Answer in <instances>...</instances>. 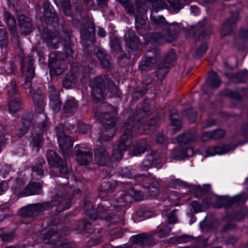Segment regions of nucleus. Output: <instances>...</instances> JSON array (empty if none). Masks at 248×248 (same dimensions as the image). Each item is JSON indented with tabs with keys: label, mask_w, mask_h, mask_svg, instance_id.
Here are the masks:
<instances>
[{
	"label": "nucleus",
	"mask_w": 248,
	"mask_h": 248,
	"mask_svg": "<svg viewBox=\"0 0 248 248\" xmlns=\"http://www.w3.org/2000/svg\"><path fill=\"white\" fill-rule=\"evenodd\" d=\"M147 115L146 110H139L132 118H129L124 123L122 127V131L124 133L120 139L119 144L116 149L113 152L112 159L114 161H119L122 158L123 152L126 150L131 143L132 138V131L136 134H142L139 131L140 127V117Z\"/></svg>",
	"instance_id": "nucleus-1"
},
{
	"label": "nucleus",
	"mask_w": 248,
	"mask_h": 248,
	"mask_svg": "<svg viewBox=\"0 0 248 248\" xmlns=\"http://www.w3.org/2000/svg\"><path fill=\"white\" fill-rule=\"evenodd\" d=\"M57 189L58 193L53 196L51 202L28 205L21 208V215L25 217H32L38 215L44 210L49 209L55 206H58V209L60 211L69 208L71 200L65 196V189L63 187Z\"/></svg>",
	"instance_id": "nucleus-2"
},
{
	"label": "nucleus",
	"mask_w": 248,
	"mask_h": 248,
	"mask_svg": "<svg viewBox=\"0 0 248 248\" xmlns=\"http://www.w3.org/2000/svg\"><path fill=\"white\" fill-rule=\"evenodd\" d=\"M27 63V77L26 78L25 88L29 89L27 92L31 99L35 107V111L39 114L37 118L43 121L42 126L45 127L46 125V116L43 113L44 110V96L40 91H34L31 86V81L35 75L34 67L33 66V60L31 56H28L26 59Z\"/></svg>",
	"instance_id": "nucleus-3"
},
{
	"label": "nucleus",
	"mask_w": 248,
	"mask_h": 248,
	"mask_svg": "<svg viewBox=\"0 0 248 248\" xmlns=\"http://www.w3.org/2000/svg\"><path fill=\"white\" fill-rule=\"evenodd\" d=\"M94 114L98 120L104 125L105 128L104 131L100 134L98 140L101 142L109 140L113 137L116 131L115 111L102 113L100 115H98L97 113L94 111Z\"/></svg>",
	"instance_id": "nucleus-4"
},
{
	"label": "nucleus",
	"mask_w": 248,
	"mask_h": 248,
	"mask_svg": "<svg viewBox=\"0 0 248 248\" xmlns=\"http://www.w3.org/2000/svg\"><path fill=\"white\" fill-rule=\"evenodd\" d=\"M123 208L120 205L117 200V204L112 205V203L109 201H104L98 205L94 217H96V219L100 218L101 220L111 221L113 223H117L123 220V218H118L113 215V211H120Z\"/></svg>",
	"instance_id": "nucleus-5"
},
{
	"label": "nucleus",
	"mask_w": 248,
	"mask_h": 248,
	"mask_svg": "<svg viewBox=\"0 0 248 248\" xmlns=\"http://www.w3.org/2000/svg\"><path fill=\"white\" fill-rule=\"evenodd\" d=\"M163 29L162 33L155 32L151 35L150 38L156 42H171L176 38V34L181 31V26L177 23H172L166 25Z\"/></svg>",
	"instance_id": "nucleus-6"
},
{
	"label": "nucleus",
	"mask_w": 248,
	"mask_h": 248,
	"mask_svg": "<svg viewBox=\"0 0 248 248\" xmlns=\"http://www.w3.org/2000/svg\"><path fill=\"white\" fill-rule=\"evenodd\" d=\"M88 75L89 72L83 67L73 64L70 73L66 75L63 80V86L66 89H69L78 79L82 82Z\"/></svg>",
	"instance_id": "nucleus-7"
},
{
	"label": "nucleus",
	"mask_w": 248,
	"mask_h": 248,
	"mask_svg": "<svg viewBox=\"0 0 248 248\" xmlns=\"http://www.w3.org/2000/svg\"><path fill=\"white\" fill-rule=\"evenodd\" d=\"M155 235V233L154 232L138 234L131 238V244L112 247L111 248H137L136 246L142 247L153 245L155 243L154 238Z\"/></svg>",
	"instance_id": "nucleus-8"
},
{
	"label": "nucleus",
	"mask_w": 248,
	"mask_h": 248,
	"mask_svg": "<svg viewBox=\"0 0 248 248\" xmlns=\"http://www.w3.org/2000/svg\"><path fill=\"white\" fill-rule=\"evenodd\" d=\"M59 145L64 157H68L72 151L73 140L64 133V127L59 124L55 129Z\"/></svg>",
	"instance_id": "nucleus-9"
},
{
	"label": "nucleus",
	"mask_w": 248,
	"mask_h": 248,
	"mask_svg": "<svg viewBox=\"0 0 248 248\" xmlns=\"http://www.w3.org/2000/svg\"><path fill=\"white\" fill-rule=\"evenodd\" d=\"M60 234L56 226H53L44 235L43 241L47 244L55 245L58 248H76L75 244L59 240Z\"/></svg>",
	"instance_id": "nucleus-10"
},
{
	"label": "nucleus",
	"mask_w": 248,
	"mask_h": 248,
	"mask_svg": "<svg viewBox=\"0 0 248 248\" xmlns=\"http://www.w3.org/2000/svg\"><path fill=\"white\" fill-rule=\"evenodd\" d=\"M246 201V198L243 194H239L232 198L220 197L217 199L214 207L220 208L222 207L228 208L230 206H238L242 204Z\"/></svg>",
	"instance_id": "nucleus-11"
},
{
	"label": "nucleus",
	"mask_w": 248,
	"mask_h": 248,
	"mask_svg": "<svg viewBox=\"0 0 248 248\" xmlns=\"http://www.w3.org/2000/svg\"><path fill=\"white\" fill-rule=\"evenodd\" d=\"M92 93L94 101H98L105 97V83L101 77L94 78L91 82Z\"/></svg>",
	"instance_id": "nucleus-12"
},
{
	"label": "nucleus",
	"mask_w": 248,
	"mask_h": 248,
	"mask_svg": "<svg viewBox=\"0 0 248 248\" xmlns=\"http://www.w3.org/2000/svg\"><path fill=\"white\" fill-rule=\"evenodd\" d=\"M146 58L139 65L140 69L143 71H148L152 69L160 59V52L155 48L148 50L145 54Z\"/></svg>",
	"instance_id": "nucleus-13"
},
{
	"label": "nucleus",
	"mask_w": 248,
	"mask_h": 248,
	"mask_svg": "<svg viewBox=\"0 0 248 248\" xmlns=\"http://www.w3.org/2000/svg\"><path fill=\"white\" fill-rule=\"evenodd\" d=\"M143 197L144 195L140 191H135L133 189H131L128 193H124L118 198V202L123 209H124V206L127 203L132 202L133 199L136 201H140L142 200Z\"/></svg>",
	"instance_id": "nucleus-14"
},
{
	"label": "nucleus",
	"mask_w": 248,
	"mask_h": 248,
	"mask_svg": "<svg viewBox=\"0 0 248 248\" xmlns=\"http://www.w3.org/2000/svg\"><path fill=\"white\" fill-rule=\"evenodd\" d=\"M36 122L38 125V129H39L40 133H38V130L36 129H35L33 133H32L31 143L32 144L33 148L38 152L43 141L42 134L46 129V124L45 127H43L42 126L43 121L38 118L36 119Z\"/></svg>",
	"instance_id": "nucleus-15"
},
{
	"label": "nucleus",
	"mask_w": 248,
	"mask_h": 248,
	"mask_svg": "<svg viewBox=\"0 0 248 248\" xmlns=\"http://www.w3.org/2000/svg\"><path fill=\"white\" fill-rule=\"evenodd\" d=\"M239 13L235 12L232 13L231 16L228 18L223 24L221 29V35L225 36L231 34L233 31L236 22L238 19Z\"/></svg>",
	"instance_id": "nucleus-16"
},
{
	"label": "nucleus",
	"mask_w": 248,
	"mask_h": 248,
	"mask_svg": "<svg viewBox=\"0 0 248 248\" xmlns=\"http://www.w3.org/2000/svg\"><path fill=\"white\" fill-rule=\"evenodd\" d=\"M44 42L50 47L57 48L61 41L59 33L56 31H44L43 34Z\"/></svg>",
	"instance_id": "nucleus-17"
},
{
	"label": "nucleus",
	"mask_w": 248,
	"mask_h": 248,
	"mask_svg": "<svg viewBox=\"0 0 248 248\" xmlns=\"http://www.w3.org/2000/svg\"><path fill=\"white\" fill-rule=\"evenodd\" d=\"M94 156L96 164L100 166H105L109 160V152L107 148L103 146L94 149Z\"/></svg>",
	"instance_id": "nucleus-18"
},
{
	"label": "nucleus",
	"mask_w": 248,
	"mask_h": 248,
	"mask_svg": "<svg viewBox=\"0 0 248 248\" xmlns=\"http://www.w3.org/2000/svg\"><path fill=\"white\" fill-rule=\"evenodd\" d=\"M80 33L85 42L93 43L95 42V27L94 23L89 21L80 30Z\"/></svg>",
	"instance_id": "nucleus-19"
},
{
	"label": "nucleus",
	"mask_w": 248,
	"mask_h": 248,
	"mask_svg": "<svg viewBox=\"0 0 248 248\" xmlns=\"http://www.w3.org/2000/svg\"><path fill=\"white\" fill-rule=\"evenodd\" d=\"M143 182V186L148 189L149 194L151 197H155L159 194V184L153 178L143 176L140 180Z\"/></svg>",
	"instance_id": "nucleus-20"
},
{
	"label": "nucleus",
	"mask_w": 248,
	"mask_h": 248,
	"mask_svg": "<svg viewBox=\"0 0 248 248\" xmlns=\"http://www.w3.org/2000/svg\"><path fill=\"white\" fill-rule=\"evenodd\" d=\"M237 145L232 147L229 144L212 146L208 148L205 151L206 156H211L216 155H221L227 153L234 150Z\"/></svg>",
	"instance_id": "nucleus-21"
},
{
	"label": "nucleus",
	"mask_w": 248,
	"mask_h": 248,
	"mask_svg": "<svg viewBox=\"0 0 248 248\" xmlns=\"http://www.w3.org/2000/svg\"><path fill=\"white\" fill-rule=\"evenodd\" d=\"M44 19L48 24H52L57 21V17L54 9L49 2L46 0L44 3Z\"/></svg>",
	"instance_id": "nucleus-22"
},
{
	"label": "nucleus",
	"mask_w": 248,
	"mask_h": 248,
	"mask_svg": "<svg viewBox=\"0 0 248 248\" xmlns=\"http://www.w3.org/2000/svg\"><path fill=\"white\" fill-rule=\"evenodd\" d=\"M50 74L51 76L62 74L66 68L63 60L53 59L50 65Z\"/></svg>",
	"instance_id": "nucleus-23"
},
{
	"label": "nucleus",
	"mask_w": 248,
	"mask_h": 248,
	"mask_svg": "<svg viewBox=\"0 0 248 248\" xmlns=\"http://www.w3.org/2000/svg\"><path fill=\"white\" fill-rule=\"evenodd\" d=\"M126 46L131 49H137L139 47V39L136 36L134 31L131 30L127 31L124 35Z\"/></svg>",
	"instance_id": "nucleus-24"
},
{
	"label": "nucleus",
	"mask_w": 248,
	"mask_h": 248,
	"mask_svg": "<svg viewBox=\"0 0 248 248\" xmlns=\"http://www.w3.org/2000/svg\"><path fill=\"white\" fill-rule=\"evenodd\" d=\"M93 159V154L91 152L83 151L78 150L76 151V160L80 165H88Z\"/></svg>",
	"instance_id": "nucleus-25"
},
{
	"label": "nucleus",
	"mask_w": 248,
	"mask_h": 248,
	"mask_svg": "<svg viewBox=\"0 0 248 248\" xmlns=\"http://www.w3.org/2000/svg\"><path fill=\"white\" fill-rule=\"evenodd\" d=\"M42 187L40 183H33L29 184L23 189V196H28L42 193Z\"/></svg>",
	"instance_id": "nucleus-26"
},
{
	"label": "nucleus",
	"mask_w": 248,
	"mask_h": 248,
	"mask_svg": "<svg viewBox=\"0 0 248 248\" xmlns=\"http://www.w3.org/2000/svg\"><path fill=\"white\" fill-rule=\"evenodd\" d=\"M18 25L21 30L26 34H29L32 30V25L30 19L23 15H18Z\"/></svg>",
	"instance_id": "nucleus-27"
},
{
	"label": "nucleus",
	"mask_w": 248,
	"mask_h": 248,
	"mask_svg": "<svg viewBox=\"0 0 248 248\" xmlns=\"http://www.w3.org/2000/svg\"><path fill=\"white\" fill-rule=\"evenodd\" d=\"M46 156L48 164L53 167L58 168L63 161L57 153L52 150L48 151Z\"/></svg>",
	"instance_id": "nucleus-28"
},
{
	"label": "nucleus",
	"mask_w": 248,
	"mask_h": 248,
	"mask_svg": "<svg viewBox=\"0 0 248 248\" xmlns=\"http://www.w3.org/2000/svg\"><path fill=\"white\" fill-rule=\"evenodd\" d=\"M134 16L136 30L140 34L143 35L147 29L146 25L147 18L137 15H135Z\"/></svg>",
	"instance_id": "nucleus-29"
},
{
	"label": "nucleus",
	"mask_w": 248,
	"mask_h": 248,
	"mask_svg": "<svg viewBox=\"0 0 248 248\" xmlns=\"http://www.w3.org/2000/svg\"><path fill=\"white\" fill-rule=\"evenodd\" d=\"M157 157L155 155H149L146 156L141 165V169L146 170L150 169L154 164L157 161Z\"/></svg>",
	"instance_id": "nucleus-30"
},
{
	"label": "nucleus",
	"mask_w": 248,
	"mask_h": 248,
	"mask_svg": "<svg viewBox=\"0 0 248 248\" xmlns=\"http://www.w3.org/2000/svg\"><path fill=\"white\" fill-rule=\"evenodd\" d=\"M170 68V67L167 64H164L162 62H159L155 71L157 78L159 80H162L169 72Z\"/></svg>",
	"instance_id": "nucleus-31"
},
{
	"label": "nucleus",
	"mask_w": 248,
	"mask_h": 248,
	"mask_svg": "<svg viewBox=\"0 0 248 248\" xmlns=\"http://www.w3.org/2000/svg\"><path fill=\"white\" fill-rule=\"evenodd\" d=\"M206 83L213 88H217L219 86L221 80L216 72H211L209 74Z\"/></svg>",
	"instance_id": "nucleus-32"
},
{
	"label": "nucleus",
	"mask_w": 248,
	"mask_h": 248,
	"mask_svg": "<svg viewBox=\"0 0 248 248\" xmlns=\"http://www.w3.org/2000/svg\"><path fill=\"white\" fill-rule=\"evenodd\" d=\"M63 32L64 34V38H65V43L64 44V51L65 55L67 57H72L73 54V51L71 47V45L69 43V36L67 28H63Z\"/></svg>",
	"instance_id": "nucleus-33"
},
{
	"label": "nucleus",
	"mask_w": 248,
	"mask_h": 248,
	"mask_svg": "<svg viewBox=\"0 0 248 248\" xmlns=\"http://www.w3.org/2000/svg\"><path fill=\"white\" fill-rule=\"evenodd\" d=\"M120 174L123 177H128L130 179H135L138 181H140L142 178V175H136L133 170H130L127 168H123L120 171Z\"/></svg>",
	"instance_id": "nucleus-34"
},
{
	"label": "nucleus",
	"mask_w": 248,
	"mask_h": 248,
	"mask_svg": "<svg viewBox=\"0 0 248 248\" xmlns=\"http://www.w3.org/2000/svg\"><path fill=\"white\" fill-rule=\"evenodd\" d=\"M4 17L11 32L12 33H15L16 30V19L9 12H6L5 13Z\"/></svg>",
	"instance_id": "nucleus-35"
},
{
	"label": "nucleus",
	"mask_w": 248,
	"mask_h": 248,
	"mask_svg": "<svg viewBox=\"0 0 248 248\" xmlns=\"http://www.w3.org/2000/svg\"><path fill=\"white\" fill-rule=\"evenodd\" d=\"M117 185V182L114 180L104 182L101 185V192H112L114 191Z\"/></svg>",
	"instance_id": "nucleus-36"
},
{
	"label": "nucleus",
	"mask_w": 248,
	"mask_h": 248,
	"mask_svg": "<svg viewBox=\"0 0 248 248\" xmlns=\"http://www.w3.org/2000/svg\"><path fill=\"white\" fill-rule=\"evenodd\" d=\"M192 151L190 148L174 149L172 153V156L177 159H184L188 156L187 152Z\"/></svg>",
	"instance_id": "nucleus-37"
},
{
	"label": "nucleus",
	"mask_w": 248,
	"mask_h": 248,
	"mask_svg": "<svg viewBox=\"0 0 248 248\" xmlns=\"http://www.w3.org/2000/svg\"><path fill=\"white\" fill-rule=\"evenodd\" d=\"M196 137L191 133H186L179 135L177 138V140L179 143L186 144L195 140Z\"/></svg>",
	"instance_id": "nucleus-38"
},
{
	"label": "nucleus",
	"mask_w": 248,
	"mask_h": 248,
	"mask_svg": "<svg viewBox=\"0 0 248 248\" xmlns=\"http://www.w3.org/2000/svg\"><path fill=\"white\" fill-rule=\"evenodd\" d=\"M77 107L78 104L76 100L74 98L70 97L65 102L63 106V111L65 113H69L76 109Z\"/></svg>",
	"instance_id": "nucleus-39"
},
{
	"label": "nucleus",
	"mask_w": 248,
	"mask_h": 248,
	"mask_svg": "<svg viewBox=\"0 0 248 248\" xmlns=\"http://www.w3.org/2000/svg\"><path fill=\"white\" fill-rule=\"evenodd\" d=\"M31 121L28 119H23L21 126L19 128L17 135L18 137H21L24 135L29 130L30 126Z\"/></svg>",
	"instance_id": "nucleus-40"
},
{
	"label": "nucleus",
	"mask_w": 248,
	"mask_h": 248,
	"mask_svg": "<svg viewBox=\"0 0 248 248\" xmlns=\"http://www.w3.org/2000/svg\"><path fill=\"white\" fill-rule=\"evenodd\" d=\"M25 185V182L22 178H17L14 187V193L17 195L23 196V188Z\"/></svg>",
	"instance_id": "nucleus-41"
},
{
	"label": "nucleus",
	"mask_w": 248,
	"mask_h": 248,
	"mask_svg": "<svg viewBox=\"0 0 248 248\" xmlns=\"http://www.w3.org/2000/svg\"><path fill=\"white\" fill-rule=\"evenodd\" d=\"M170 118L171 120V124L173 125L176 126V131H178L181 128V122L180 120L178 119L177 112L175 109H173L171 111L170 113Z\"/></svg>",
	"instance_id": "nucleus-42"
},
{
	"label": "nucleus",
	"mask_w": 248,
	"mask_h": 248,
	"mask_svg": "<svg viewBox=\"0 0 248 248\" xmlns=\"http://www.w3.org/2000/svg\"><path fill=\"white\" fill-rule=\"evenodd\" d=\"M85 213L93 220L96 219V217H94L95 211L93 209L92 203L90 201H85L84 206Z\"/></svg>",
	"instance_id": "nucleus-43"
},
{
	"label": "nucleus",
	"mask_w": 248,
	"mask_h": 248,
	"mask_svg": "<svg viewBox=\"0 0 248 248\" xmlns=\"http://www.w3.org/2000/svg\"><path fill=\"white\" fill-rule=\"evenodd\" d=\"M127 13L130 15L135 16L134 6L130 0H118Z\"/></svg>",
	"instance_id": "nucleus-44"
},
{
	"label": "nucleus",
	"mask_w": 248,
	"mask_h": 248,
	"mask_svg": "<svg viewBox=\"0 0 248 248\" xmlns=\"http://www.w3.org/2000/svg\"><path fill=\"white\" fill-rule=\"evenodd\" d=\"M176 59V55L172 51H170L167 53L163 58L160 60V62H162L164 64H167L169 67L170 66L171 63Z\"/></svg>",
	"instance_id": "nucleus-45"
},
{
	"label": "nucleus",
	"mask_w": 248,
	"mask_h": 248,
	"mask_svg": "<svg viewBox=\"0 0 248 248\" xmlns=\"http://www.w3.org/2000/svg\"><path fill=\"white\" fill-rule=\"evenodd\" d=\"M175 212L174 210L172 211H164L162 212V215L167 217L168 222L169 224H174L177 221Z\"/></svg>",
	"instance_id": "nucleus-46"
},
{
	"label": "nucleus",
	"mask_w": 248,
	"mask_h": 248,
	"mask_svg": "<svg viewBox=\"0 0 248 248\" xmlns=\"http://www.w3.org/2000/svg\"><path fill=\"white\" fill-rule=\"evenodd\" d=\"M234 81L236 82H244L248 79V71L244 70L240 71L233 77Z\"/></svg>",
	"instance_id": "nucleus-47"
},
{
	"label": "nucleus",
	"mask_w": 248,
	"mask_h": 248,
	"mask_svg": "<svg viewBox=\"0 0 248 248\" xmlns=\"http://www.w3.org/2000/svg\"><path fill=\"white\" fill-rule=\"evenodd\" d=\"M45 164V161L43 158H38L37 163L33 167L32 171L36 172L40 176L43 175L44 171L42 169V165Z\"/></svg>",
	"instance_id": "nucleus-48"
},
{
	"label": "nucleus",
	"mask_w": 248,
	"mask_h": 248,
	"mask_svg": "<svg viewBox=\"0 0 248 248\" xmlns=\"http://www.w3.org/2000/svg\"><path fill=\"white\" fill-rule=\"evenodd\" d=\"M153 8V11L157 12L158 10L165 9L167 7V4L164 0H153L151 2Z\"/></svg>",
	"instance_id": "nucleus-49"
},
{
	"label": "nucleus",
	"mask_w": 248,
	"mask_h": 248,
	"mask_svg": "<svg viewBox=\"0 0 248 248\" xmlns=\"http://www.w3.org/2000/svg\"><path fill=\"white\" fill-rule=\"evenodd\" d=\"M62 9L65 15L70 16L71 15V4L70 0H60Z\"/></svg>",
	"instance_id": "nucleus-50"
},
{
	"label": "nucleus",
	"mask_w": 248,
	"mask_h": 248,
	"mask_svg": "<svg viewBox=\"0 0 248 248\" xmlns=\"http://www.w3.org/2000/svg\"><path fill=\"white\" fill-rule=\"evenodd\" d=\"M146 148V144L144 142H143L137 143L133 149V155H138L144 153Z\"/></svg>",
	"instance_id": "nucleus-51"
},
{
	"label": "nucleus",
	"mask_w": 248,
	"mask_h": 248,
	"mask_svg": "<svg viewBox=\"0 0 248 248\" xmlns=\"http://www.w3.org/2000/svg\"><path fill=\"white\" fill-rule=\"evenodd\" d=\"M151 20L152 24L154 25H157L159 26H163L165 27V19L162 16H160L158 17H156L153 16V13L151 14Z\"/></svg>",
	"instance_id": "nucleus-52"
},
{
	"label": "nucleus",
	"mask_w": 248,
	"mask_h": 248,
	"mask_svg": "<svg viewBox=\"0 0 248 248\" xmlns=\"http://www.w3.org/2000/svg\"><path fill=\"white\" fill-rule=\"evenodd\" d=\"M21 102L19 100H12L9 104V112L11 113H16L20 108Z\"/></svg>",
	"instance_id": "nucleus-53"
},
{
	"label": "nucleus",
	"mask_w": 248,
	"mask_h": 248,
	"mask_svg": "<svg viewBox=\"0 0 248 248\" xmlns=\"http://www.w3.org/2000/svg\"><path fill=\"white\" fill-rule=\"evenodd\" d=\"M14 234L12 232H5L3 229H0V238L3 241H11L14 237Z\"/></svg>",
	"instance_id": "nucleus-54"
},
{
	"label": "nucleus",
	"mask_w": 248,
	"mask_h": 248,
	"mask_svg": "<svg viewBox=\"0 0 248 248\" xmlns=\"http://www.w3.org/2000/svg\"><path fill=\"white\" fill-rule=\"evenodd\" d=\"M55 97L50 99L52 101V107L53 109L56 111H58L61 107V102L59 98V93L58 92H56Z\"/></svg>",
	"instance_id": "nucleus-55"
},
{
	"label": "nucleus",
	"mask_w": 248,
	"mask_h": 248,
	"mask_svg": "<svg viewBox=\"0 0 248 248\" xmlns=\"http://www.w3.org/2000/svg\"><path fill=\"white\" fill-rule=\"evenodd\" d=\"M137 215L139 217H151L153 213L146 208H140L137 211Z\"/></svg>",
	"instance_id": "nucleus-56"
},
{
	"label": "nucleus",
	"mask_w": 248,
	"mask_h": 248,
	"mask_svg": "<svg viewBox=\"0 0 248 248\" xmlns=\"http://www.w3.org/2000/svg\"><path fill=\"white\" fill-rule=\"evenodd\" d=\"M91 223L88 220L82 219L79 220L78 223V229L80 231H84L90 229Z\"/></svg>",
	"instance_id": "nucleus-57"
},
{
	"label": "nucleus",
	"mask_w": 248,
	"mask_h": 248,
	"mask_svg": "<svg viewBox=\"0 0 248 248\" xmlns=\"http://www.w3.org/2000/svg\"><path fill=\"white\" fill-rule=\"evenodd\" d=\"M207 46L206 43H202L196 50L195 56L198 58L202 56L206 51Z\"/></svg>",
	"instance_id": "nucleus-58"
},
{
	"label": "nucleus",
	"mask_w": 248,
	"mask_h": 248,
	"mask_svg": "<svg viewBox=\"0 0 248 248\" xmlns=\"http://www.w3.org/2000/svg\"><path fill=\"white\" fill-rule=\"evenodd\" d=\"M171 231V228L168 225H165L162 227L160 231L157 233L159 238H163L169 235Z\"/></svg>",
	"instance_id": "nucleus-59"
},
{
	"label": "nucleus",
	"mask_w": 248,
	"mask_h": 248,
	"mask_svg": "<svg viewBox=\"0 0 248 248\" xmlns=\"http://www.w3.org/2000/svg\"><path fill=\"white\" fill-rule=\"evenodd\" d=\"M158 120V118H154L151 119L148 123L146 124H144L142 126V129L144 130L147 129H153L154 127L157 124V121Z\"/></svg>",
	"instance_id": "nucleus-60"
},
{
	"label": "nucleus",
	"mask_w": 248,
	"mask_h": 248,
	"mask_svg": "<svg viewBox=\"0 0 248 248\" xmlns=\"http://www.w3.org/2000/svg\"><path fill=\"white\" fill-rule=\"evenodd\" d=\"M184 113L187 115L189 121L191 123H193L195 121V118L197 116V113L196 111L193 109L190 110H185Z\"/></svg>",
	"instance_id": "nucleus-61"
},
{
	"label": "nucleus",
	"mask_w": 248,
	"mask_h": 248,
	"mask_svg": "<svg viewBox=\"0 0 248 248\" xmlns=\"http://www.w3.org/2000/svg\"><path fill=\"white\" fill-rule=\"evenodd\" d=\"M7 39V32L5 29H0V46H4Z\"/></svg>",
	"instance_id": "nucleus-62"
},
{
	"label": "nucleus",
	"mask_w": 248,
	"mask_h": 248,
	"mask_svg": "<svg viewBox=\"0 0 248 248\" xmlns=\"http://www.w3.org/2000/svg\"><path fill=\"white\" fill-rule=\"evenodd\" d=\"M6 131V127L4 125L0 124V146L1 148L5 144L7 139L5 138H1Z\"/></svg>",
	"instance_id": "nucleus-63"
},
{
	"label": "nucleus",
	"mask_w": 248,
	"mask_h": 248,
	"mask_svg": "<svg viewBox=\"0 0 248 248\" xmlns=\"http://www.w3.org/2000/svg\"><path fill=\"white\" fill-rule=\"evenodd\" d=\"M8 93L10 95H15L16 94V84L15 81H12L9 85L7 86Z\"/></svg>",
	"instance_id": "nucleus-64"
}]
</instances>
